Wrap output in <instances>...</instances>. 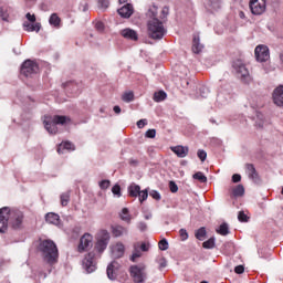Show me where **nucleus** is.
<instances>
[{
	"mask_svg": "<svg viewBox=\"0 0 283 283\" xmlns=\"http://www.w3.org/2000/svg\"><path fill=\"white\" fill-rule=\"evenodd\" d=\"M64 88H71L74 93H76L78 86L75 84V81H67L66 84H64Z\"/></svg>",
	"mask_w": 283,
	"mask_h": 283,
	"instance_id": "nucleus-37",
	"label": "nucleus"
},
{
	"mask_svg": "<svg viewBox=\"0 0 283 283\" xmlns=\"http://www.w3.org/2000/svg\"><path fill=\"white\" fill-rule=\"evenodd\" d=\"M157 135V130L155 128H149V130L146 132V137L154 138Z\"/></svg>",
	"mask_w": 283,
	"mask_h": 283,
	"instance_id": "nucleus-52",
	"label": "nucleus"
},
{
	"mask_svg": "<svg viewBox=\"0 0 283 283\" xmlns=\"http://www.w3.org/2000/svg\"><path fill=\"white\" fill-rule=\"evenodd\" d=\"M38 72L39 64L32 60H25L20 69V73L23 74V76H32L33 74H38Z\"/></svg>",
	"mask_w": 283,
	"mask_h": 283,
	"instance_id": "nucleus-9",
	"label": "nucleus"
},
{
	"mask_svg": "<svg viewBox=\"0 0 283 283\" xmlns=\"http://www.w3.org/2000/svg\"><path fill=\"white\" fill-rule=\"evenodd\" d=\"M258 62H268L270 59V50L268 44H258L254 50Z\"/></svg>",
	"mask_w": 283,
	"mask_h": 283,
	"instance_id": "nucleus-10",
	"label": "nucleus"
},
{
	"mask_svg": "<svg viewBox=\"0 0 283 283\" xmlns=\"http://www.w3.org/2000/svg\"><path fill=\"white\" fill-rule=\"evenodd\" d=\"M206 234H207L206 228H199V230H197L196 232V238L197 240H205Z\"/></svg>",
	"mask_w": 283,
	"mask_h": 283,
	"instance_id": "nucleus-36",
	"label": "nucleus"
},
{
	"mask_svg": "<svg viewBox=\"0 0 283 283\" xmlns=\"http://www.w3.org/2000/svg\"><path fill=\"white\" fill-rule=\"evenodd\" d=\"M111 240V234L108 230H101L98 233L97 242L95 244V249L97 252L102 253L107 249Z\"/></svg>",
	"mask_w": 283,
	"mask_h": 283,
	"instance_id": "nucleus-7",
	"label": "nucleus"
},
{
	"mask_svg": "<svg viewBox=\"0 0 283 283\" xmlns=\"http://www.w3.org/2000/svg\"><path fill=\"white\" fill-rule=\"evenodd\" d=\"M23 28L27 32H40L41 30V22H35L34 25L30 20L23 22Z\"/></svg>",
	"mask_w": 283,
	"mask_h": 283,
	"instance_id": "nucleus-21",
	"label": "nucleus"
},
{
	"mask_svg": "<svg viewBox=\"0 0 283 283\" xmlns=\"http://www.w3.org/2000/svg\"><path fill=\"white\" fill-rule=\"evenodd\" d=\"M111 181L108 179H103L99 181V188H109Z\"/></svg>",
	"mask_w": 283,
	"mask_h": 283,
	"instance_id": "nucleus-51",
	"label": "nucleus"
},
{
	"mask_svg": "<svg viewBox=\"0 0 283 283\" xmlns=\"http://www.w3.org/2000/svg\"><path fill=\"white\" fill-rule=\"evenodd\" d=\"M112 232L114 234V238H123L124 234H128L129 230L124 226H113Z\"/></svg>",
	"mask_w": 283,
	"mask_h": 283,
	"instance_id": "nucleus-19",
	"label": "nucleus"
},
{
	"mask_svg": "<svg viewBox=\"0 0 283 283\" xmlns=\"http://www.w3.org/2000/svg\"><path fill=\"white\" fill-rule=\"evenodd\" d=\"M93 243V234L91 232H84L82 234V238L80 239V242L77 244L78 252H86L87 249L92 247Z\"/></svg>",
	"mask_w": 283,
	"mask_h": 283,
	"instance_id": "nucleus-12",
	"label": "nucleus"
},
{
	"mask_svg": "<svg viewBox=\"0 0 283 283\" xmlns=\"http://www.w3.org/2000/svg\"><path fill=\"white\" fill-rule=\"evenodd\" d=\"M135 98V93L134 91H126L123 93L122 99L125 101L126 103H130Z\"/></svg>",
	"mask_w": 283,
	"mask_h": 283,
	"instance_id": "nucleus-31",
	"label": "nucleus"
},
{
	"mask_svg": "<svg viewBox=\"0 0 283 283\" xmlns=\"http://www.w3.org/2000/svg\"><path fill=\"white\" fill-rule=\"evenodd\" d=\"M197 155L201 161H206L207 151L205 149H198Z\"/></svg>",
	"mask_w": 283,
	"mask_h": 283,
	"instance_id": "nucleus-43",
	"label": "nucleus"
},
{
	"mask_svg": "<svg viewBox=\"0 0 283 283\" xmlns=\"http://www.w3.org/2000/svg\"><path fill=\"white\" fill-rule=\"evenodd\" d=\"M242 180L241 174H233L232 181L239 184Z\"/></svg>",
	"mask_w": 283,
	"mask_h": 283,
	"instance_id": "nucleus-53",
	"label": "nucleus"
},
{
	"mask_svg": "<svg viewBox=\"0 0 283 283\" xmlns=\"http://www.w3.org/2000/svg\"><path fill=\"white\" fill-rule=\"evenodd\" d=\"M38 250L48 264H56L59 262V248L53 240H40Z\"/></svg>",
	"mask_w": 283,
	"mask_h": 283,
	"instance_id": "nucleus-3",
	"label": "nucleus"
},
{
	"mask_svg": "<svg viewBox=\"0 0 283 283\" xmlns=\"http://www.w3.org/2000/svg\"><path fill=\"white\" fill-rule=\"evenodd\" d=\"M166 266H167V259H161V261L159 263V268L165 269Z\"/></svg>",
	"mask_w": 283,
	"mask_h": 283,
	"instance_id": "nucleus-60",
	"label": "nucleus"
},
{
	"mask_svg": "<svg viewBox=\"0 0 283 283\" xmlns=\"http://www.w3.org/2000/svg\"><path fill=\"white\" fill-rule=\"evenodd\" d=\"M125 254V244L123 242H116L112 247V256L114 259H120Z\"/></svg>",
	"mask_w": 283,
	"mask_h": 283,
	"instance_id": "nucleus-14",
	"label": "nucleus"
},
{
	"mask_svg": "<svg viewBox=\"0 0 283 283\" xmlns=\"http://www.w3.org/2000/svg\"><path fill=\"white\" fill-rule=\"evenodd\" d=\"M0 18H2V20H8L9 18L8 8H4V7L0 8Z\"/></svg>",
	"mask_w": 283,
	"mask_h": 283,
	"instance_id": "nucleus-42",
	"label": "nucleus"
},
{
	"mask_svg": "<svg viewBox=\"0 0 283 283\" xmlns=\"http://www.w3.org/2000/svg\"><path fill=\"white\" fill-rule=\"evenodd\" d=\"M199 93L202 98H207L209 96L210 88H208V86H200Z\"/></svg>",
	"mask_w": 283,
	"mask_h": 283,
	"instance_id": "nucleus-38",
	"label": "nucleus"
},
{
	"mask_svg": "<svg viewBox=\"0 0 283 283\" xmlns=\"http://www.w3.org/2000/svg\"><path fill=\"white\" fill-rule=\"evenodd\" d=\"M250 10L253 15H262L266 10V0H251Z\"/></svg>",
	"mask_w": 283,
	"mask_h": 283,
	"instance_id": "nucleus-11",
	"label": "nucleus"
},
{
	"mask_svg": "<svg viewBox=\"0 0 283 283\" xmlns=\"http://www.w3.org/2000/svg\"><path fill=\"white\" fill-rule=\"evenodd\" d=\"M112 192L114 193V196H122V188L119 184H115V186H113L112 188Z\"/></svg>",
	"mask_w": 283,
	"mask_h": 283,
	"instance_id": "nucleus-40",
	"label": "nucleus"
},
{
	"mask_svg": "<svg viewBox=\"0 0 283 283\" xmlns=\"http://www.w3.org/2000/svg\"><path fill=\"white\" fill-rule=\"evenodd\" d=\"M233 69L235 70L241 81H243L244 83H250L251 74L249 72V69L245 66V64H243L241 61H237L233 63Z\"/></svg>",
	"mask_w": 283,
	"mask_h": 283,
	"instance_id": "nucleus-8",
	"label": "nucleus"
},
{
	"mask_svg": "<svg viewBox=\"0 0 283 283\" xmlns=\"http://www.w3.org/2000/svg\"><path fill=\"white\" fill-rule=\"evenodd\" d=\"M118 14L122 15V18H130V15H133L134 12V6L132 3H128V1H126V3L124 6H122V8H118Z\"/></svg>",
	"mask_w": 283,
	"mask_h": 283,
	"instance_id": "nucleus-16",
	"label": "nucleus"
},
{
	"mask_svg": "<svg viewBox=\"0 0 283 283\" xmlns=\"http://www.w3.org/2000/svg\"><path fill=\"white\" fill-rule=\"evenodd\" d=\"M239 15L240 18H245V13H243V10L240 11Z\"/></svg>",
	"mask_w": 283,
	"mask_h": 283,
	"instance_id": "nucleus-63",
	"label": "nucleus"
},
{
	"mask_svg": "<svg viewBox=\"0 0 283 283\" xmlns=\"http://www.w3.org/2000/svg\"><path fill=\"white\" fill-rule=\"evenodd\" d=\"M147 17L149 18L147 22L148 36L151 40H163L165 34H167V28H165L163 20L158 18V6H150L147 11Z\"/></svg>",
	"mask_w": 283,
	"mask_h": 283,
	"instance_id": "nucleus-1",
	"label": "nucleus"
},
{
	"mask_svg": "<svg viewBox=\"0 0 283 283\" xmlns=\"http://www.w3.org/2000/svg\"><path fill=\"white\" fill-rule=\"evenodd\" d=\"M203 50V44L200 43V36L195 35L192 40V52L199 54Z\"/></svg>",
	"mask_w": 283,
	"mask_h": 283,
	"instance_id": "nucleus-24",
	"label": "nucleus"
},
{
	"mask_svg": "<svg viewBox=\"0 0 283 283\" xmlns=\"http://www.w3.org/2000/svg\"><path fill=\"white\" fill-rule=\"evenodd\" d=\"M235 274H243L244 273V266L242 264H239L234 268Z\"/></svg>",
	"mask_w": 283,
	"mask_h": 283,
	"instance_id": "nucleus-56",
	"label": "nucleus"
},
{
	"mask_svg": "<svg viewBox=\"0 0 283 283\" xmlns=\"http://www.w3.org/2000/svg\"><path fill=\"white\" fill-rule=\"evenodd\" d=\"M71 122L69 115H53L44 117V126L50 135H56L59 127L57 125H65V123Z\"/></svg>",
	"mask_w": 283,
	"mask_h": 283,
	"instance_id": "nucleus-4",
	"label": "nucleus"
},
{
	"mask_svg": "<svg viewBox=\"0 0 283 283\" xmlns=\"http://www.w3.org/2000/svg\"><path fill=\"white\" fill-rule=\"evenodd\" d=\"M244 193H245L244 186L238 182V186H235L232 190V195L235 197H239V196H244Z\"/></svg>",
	"mask_w": 283,
	"mask_h": 283,
	"instance_id": "nucleus-27",
	"label": "nucleus"
},
{
	"mask_svg": "<svg viewBox=\"0 0 283 283\" xmlns=\"http://www.w3.org/2000/svg\"><path fill=\"white\" fill-rule=\"evenodd\" d=\"M120 33L126 40H138V33L136 30H132L130 28H125Z\"/></svg>",
	"mask_w": 283,
	"mask_h": 283,
	"instance_id": "nucleus-20",
	"label": "nucleus"
},
{
	"mask_svg": "<svg viewBox=\"0 0 283 283\" xmlns=\"http://www.w3.org/2000/svg\"><path fill=\"white\" fill-rule=\"evenodd\" d=\"M95 28L96 30H98L99 32H102L104 30V22H102L101 20H98L97 22H95Z\"/></svg>",
	"mask_w": 283,
	"mask_h": 283,
	"instance_id": "nucleus-57",
	"label": "nucleus"
},
{
	"mask_svg": "<svg viewBox=\"0 0 283 283\" xmlns=\"http://www.w3.org/2000/svg\"><path fill=\"white\" fill-rule=\"evenodd\" d=\"M172 151L177 154V157L185 158L189 154V147H184L182 145H177L176 147H171Z\"/></svg>",
	"mask_w": 283,
	"mask_h": 283,
	"instance_id": "nucleus-22",
	"label": "nucleus"
},
{
	"mask_svg": "<svg viewBox=\"0 0 283 283\" xmlns=\"http://www.w3.org/2000/svg\"><path fill=\"white\" fill-rule=\"evenodd\" d=\"M142 252H148L149 244H146V242H142L140 244Z\"/></svg>",
	"mask_w": 283,
	"mask_h": 283,
	"instance_id": "nucleus-59",
	"label": "nucleus"
},
{
	"mask_svg": "<svg viewBox=\"0 0 283 283\" xmlns=\"http://www.w3.org/2000/svg\"><path fill=\"white\" fill-rule=\"evenodd\" d=\"M129 272L135 283H143L147 279L146 266L144 264H133L129 268Z\"/></svg>",
	"mask_w": 283,
	"mask_h": 283,
	"instance_id": "nucleus-5",
	"label": "nucleus"
},
{
	"mask_svg": "<svg viewBox=\"0 0 283 283\" xmlns=\"http://www.w3.org/2000/svg\"><path fill=\"white\" fill-rule=\"evenodd\" d=\"M137 229L140 230V232H146L148 230V224L144 220H140L137 222Z\"/></svg>",
	"mask_w": 283,
	"mask_h": 283,
	"instance_id": "nucleus-39",
	"label": "nucleus"
},
{
	"mask_svg": "<svg viewBox=\"0 0 283 283\" xmlns=\"http://www.w3.org/2000/svg\"><path fill=\"white\" fill-rule=\"evenodd\" d=\"M22 210H11L8 207L0 208V232H7L9 224L13 230L23 228Z\"/></svg>",
	"mask_w": 283,
	"mask_h": 283,
	"instance_id": "nucleus-2",
	"label": "nucleus"
},
{
	"mask_svg": "<svg viewBox=\"0 0 283 283\" xmlns=\"http://www.w3.org/2000/svg\"><path fill=\"white\" fill-rule=\"evenodd\" d=\"M179 234H180L181 240H184V241L189 239V232L185 228H181L179 230Z\"/></svg>",
	"mask_w": 283,
	"mask_h": 283,
	"instance_id": "nucleus-44",
	"label": "nucleus"
},
{
	"mask_svg": "<svg viewBox=\"0 0 283 283\" xmlns=\"http://www.w3.org/2000/svg\"><path fill=\"white\" fill-rule=\"evenodd\" d=\"M38 0H24V3L27 6V8H32L33 6H35Z\"/></svg>",
	"mask_w": 283,
	"mask_h": 283,
	"instance_id": "nucleus-58",
	"label": "nucleus"
},
{
	"mask_svg": "<svg viewBox=\"0 0 283 283\" xmlns=\"http://www.w3.org/2000/svg\"><path fill=\"white\" fill-rule=\"evenodd\" d=\"M25 18H27V20H29L32 23V25H35L36 17L34 14L27 13Z\"/></svg>",
	"mask_w": 283,
	"mask_h": 283,
	"instance_id": "nucleus-50",
	"label": "nucleus"
},
{
	"mask_svg": "<svg viewBox=\"0 0 283 283\" xmlns=\"http://www.w3.org/2000/svg\"><path fill=\"white\" fill-rule=\"evenodd\" d=\"M169 188H170L171 193L178 192V184H176V181H169Z\"/></svg>",
	"mask_w": 283,
	"mask_h": 283,
	"instance_id": "nucleus-47",
	"label": "nucleus"
},
{
	"mask_svg": "<svg viewBox=\"0 0 283 283\" xmlns=\"http://www.w3.org/2000/svg\"><path fill=\"white\" fill-rule=\"evenodd\" d=\"M245 171L249 176V179H252V181H254V182L260 181V176H259V172L256 171V169L254 167V164H247Z\"/></svg>",
	"mask_w": 283,
	"mask_h": 283,
	"instance_id": "nucleus-17",
	"label": "nucleus"
},
{
	"mask_svg": "<svg viewBox=\"0 0 283 283\" xmlns=\"http://www.w3.org/2000/svg\"><path fill=\"white\" fill-rule=\"evenodd\" d=\"M202 247H205V249H213V247H216V239L210 238L209 240H206L202 242Z\"/></svg>",
	"mask_w": 283,
	"mask_h": 283,
	"instance_id": "nucleus-35",
	"label": "nucleus"
},
{
	"mask_svg": "<svg viewBox=\"0 0 283 283\" xmlns=\"http://www.w3.org/2000/svg\"><path fill=\"white\" fill-rule=\"evenodd\" d=\"M128 195L133 198L139 199L140 203H144L145 200H147L149 195V188H144V191L140 190V186L138 184H130L128 186Z\"/></svg>",
	"mask_w": 283,
	"mask_h": 283,
	"instance_id": "nucleus-6",
	"label": "nucleus"
},
{
	"mask_svg": "<svg viewBox=\"0 0 283 283\" xmlns=\"http://www.w3.org/2000/svg\"><path fill=\"white\" fill-rule=\"evenodd\" d=\"M193 179H197L201 184H206L208 181L206 175L202 171H197L193 174Z\"/></svg>",
	"mask_w": 283,
	"mask_h": 283,
	"instance_id": "nucleus-34",
	"label": "nucleus"
},
{
	"mask_svg": "<svg viewBox=\"0 0 283 283\" xmlns=\"http://www.w3.org/2000/svg\"><path fill=\"white\" fill-rule=\"evenodd\" d=\"M148 120L146 119V117H143L142 120H137V127L142 128L145 127L147 125Z\"/></svg>",
	"mask_w": 283,
	"mask_h": 283,
	"instance_id": "nucleus-55",
	"label": "nucleus"
},
{
	"mask_svg": "<svg viewBox=\"0 0 283 283\" xmlns=\"http://www.w3.org/2000/svg\"><path fill=\"white\" fill-rule=\"evenodd\" d=\"M98 7L99 8H108L109 7V1L108 0H99L98 1Z\"/></svg>",
	"mask_w": 283,
	"mask_h": 283,
	"instance_id": "nucleus-54",
	"label": "nucleus"
},
{
	"mask_svg": "<svg viewBox=\"0 0 283 283\" xmlns=\"http://www.w3.org/2000/svg\"><path fill=\"white\" fill-rule=\"evenodd\" d=\"M83 265H84V269H86L88 274H92L93 271L97 269L95 252H88V254H86V256L84 258Z\"/></svg>",
	"mask_w": 283,
	"mask_h": 283,
	"instance_id": "nucleus-13",
	"label": "nucleus"
},
{
	"mask_svg": "<svg viewBox=\"0 0 283 283\" xmlns=\"http://www.w3.org/2000/svg\"><path fill=\"white\" fill-rule=\"evenodd\" d=\"M149 196H151V198H155V200H161V193H159V191H149Z\"/></svg>",
	"mask_w": 283,
	"mask_h": 283,
	"instance_id": "nucleus-48",
	"label": "nucleus"
},
{
	"mask_svg": "<svg viewBox=\"0 0 283 283\" xmlns=\"http://www.w3.org/2000/svg\"><path fill=\"white\" fill-rule=\"evenodd\" d=\"M169 247V242L168 240L164 239L159 241V249H161V251H166V249H168Z\"/></svg>",
	"mask_w": 283,
	"mask_h": 283,
	"instance_id": "nucleus-46",
	"label": "nucleus"
},
{
	"mask_svg": "<svg viewBox=\"0 0 283 283\" xmlns=\"http://www.w3.org/2000/svg\"><path fill=\"white\" fill-rule=\"evenodd\" d=\"M50 25H53L54 28H60L61 24V18H59L57 13H52L49 19Z\"/></svg>",
	"mask_w": 283,
	"mask_h": 283,
	"instance_id": "nucleus-26",
	"label": "nucleus"
},
{
	"mask_svg": "<svg viewBox=\"0 0 283 283\" xmlns=\"http://www.w3.org/2000/svg\"><path fill=\"white\" fill-rule=\"evenodd\" d=\"M280 60H281V62H283V52H281V54H280Z\"/></svg>",
	"mask_w": 283,
	"mask_h": 283,
	"instance_id": "nucleus-64",
	"label": "nucleus"
},
{
	"mask_svg": "<svg viewBox=\"0 0 283 283\" xmlns=\"http://www.w3.org/2000/svg\"><path fill=\"white\" fill-rule=\"evenodd\" d=\"M64 149L73 150V149H75V145H73V143H62V144L57 147L59 154H61L62 151H64Z\"/></svg>",
	"mask_w": 283,
	"mask_h": 283,
	"instance_id": "nucleus-30",
	"label": "nucleus"
},
{
	"mask_svg": "<svg viewBox=\"0 0 283 283\" xmlns=\"http://www.w3.org/2000/svg\"><path fill=\"white\" fill-rule=\"evenodd\" d=\"M238 218H239L240 222H247V220H248V216H247V213H244V210H240Z\"/></svg>",
	"mask_w": 283,
	"mask_h": 283,
	"instance_id": "nucleus-49",
	"label": "nucleus"
},
{
	"mask_svg": "<svg viewBox=\"0 0 283 283\" xmlns=\"http://www.w3.org/2000/svg\"><path fill=\"white\" fill-rule=\"evenodd\" d=\"M166 98H167L166 91H156L154 93V101H156L157 103L165 101Z\"/></svg>",
	"mask_w": 283,
	"mask_h": 283,
	"instance_id": "nucleus-28",
	"label": "nucleus"
},
{
	"mask_svg": "<svg viewBox=\"0 0 283 283\" xmlns=\"http://www.w3.org/2000/svg\"><path fill=\"white\" fill-rule=\"evenodd\" d=\"M120 219L125 220V222H132V216H129L128 208H123L122 209Z\"/></svg>",
	"mask_w": 283,
	"mask_h": 283,
	"instance_id": "nucleus-33",
	"label": "nucleus"
},
{
	"mask_svg": "<svg viewBox=\"0 0 283 283\" xmlns=\"http://www.w3.org/2000/svg\"><path fill=\"white\" fill-rule=\"evenodd\" d=\"M217 232L223 235L229 234L230 230L228 222H222L221 226L217 229Z\"/></svg>",
	"mask_w": 283,
	"mask_h": 283,
	"instance_id": "nucleus-32",
	"label": "nucleus"
},
{
	"mask_svg": "<svg viewBox=\"0 0 283 283\" xmlns=\"http://www.w3.org/2000/svg\"><path fill=\"white\" fill-rule=\"evenodd\" d=\"M45 220H46V222H51L52 224H60L61 223V219H60V216L57 213H46Z\"/></svg>",
	"mask_w": 283,
	"mask_h": 283,
	"instance_id": "nucleus-25",
	"label": "nucleus"
},
{
	"mask_svg": "<svg viewBox=\"0 0 283 283\" xmlns=\"http://www.w3.org/2000/svg\"><path fill=\"white\" fill-rule=\"evenodd\" d=\"M139 247H140V243H139V242H137L136 244H134V252H133V254H132V256H130L132 262H136V259H138L139 256H142V252H140Z\"/></svg>",
	"mask_w": 283,
	"mask_h": 283,
	"instance_id": "nucleus-29",
	"label": "nucleus"
},
{
	"mask_svg": "<svg viewBox=\"0 0 283 283\" xmlns=\"http://www.w3.org/2000/svg\"><path fill=\"white\" fill-rule=\"evenodd\" d=\"M119 266H120V264L116 261L111 262V264H108V266L106 269V274H107L108 279H111L112 281L117 279V271H118Z\"/></svg>",
	"mask_w": 283,
	"mask_h": 283,
	"instance_id": "nucleus-15",
	"label": "nucleus"
},
{
	"mask_svg": "<svg viewBox=\"0 0 283 283\" xmlns=\"http://www.w3.org/2000/svg\"><path fill=\"white\" fill-rule=\"evenodd\" d=\"M70 202V193H62L61 195V203L62 206H67Z\"/></svg>",
	"mask_w": 283,
	"mask_h": 283,
	"instance_id": "nucleus-41",
	"label": "nucleus"
},
{
	"mask_svg": "<svg viewBox=\"0 0 283 283\" xmlns=\"http://www.w3.org/2000/svg\"><path fill=\"white\" fill-rule=\"evenodd\" d=\"M205 6L207 10H219L222 6V0H206Z\"/></svg>",
	"mask_w": 283,
	"mask_h": 283,
	"instance_id": "nucleus-23",
	"label": "nucleus"
},
{
	"mask_svg": "<svg viewBox=\"0 0 283 283\" xmlns=\"http://www.w3.org/2000/svg\"><path fill=\"white\" fill-rule=\"evenodd\" d=\"M273 101L276 105H283V86H277L274 88Z\"/></svg>",
	"mask_w": 283,
	"mask_h": 283,
	"instance_id": "nucleus-18",
	"label": "nucleus"
},
{
	"mask_svg": "<svg viewBox=\"0 0 283 283\" xmlns=\"http://www.w3.org/2000/svg\"><path fill=\"white\" fill-rule=\"evenodd\" d=\"M167 15H169V8L167 6H165L161 9V15H160L161 22H164V20H165V18H167Z\"/></svg>",
	"mask_w": 283,
	"mask_h": 283,
	"instance_id": "nucleus-45",
	"label": "nucleus"
},
{
	"mask_svg": "<svg viewBox=\"0 0 283 283\" xmlns=\"http://www.w3.org/2000/svg\"><path fill=\"white\" fill-rule=\"evenodd\" d=\"M114 112H115L116 114L122 113L120 106H114Z\"/></svg>",
	"mask_w": 283,
	"mask_h": 283,
	"instance_id": "nucleus-61",
	"label": "nucleus"
},
{
	"mask_svg": "<svg viewBox=\"0 0 283 283\" xmlns=\"http://www.w3.org/2000/svg\"><path fill=\"white\" fill-rule=\"evenodd\" d=\"M144 218L145 220H150L153 218V213H145Z\"/></svg>",
	"mask_w": 283,
	"mask_h": 283,
	"instance_id": "nucleus-62",
	"label": "nucleus"
}]
</instances>
